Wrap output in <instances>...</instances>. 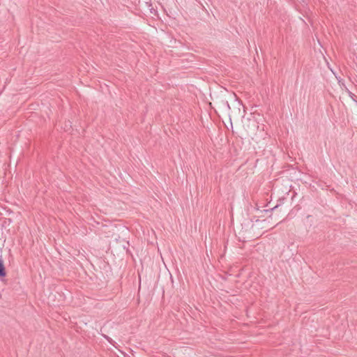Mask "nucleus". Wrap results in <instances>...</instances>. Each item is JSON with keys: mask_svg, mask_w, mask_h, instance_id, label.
Listing matches in <instances>:
<instances>
[{"mask_svg": "<svg viewBox=\"0 0 357 357\" xmlns=\"http://www.w3.org/2000/svg\"><path fill=\"white\" fill-rule=\"evenodd\" d=\"M6 275V268L3 262L0 259V278H3Z\"/></svg>", "mask_w": 357, "mask_h": 357, "instance_id": "1", "label": "nucleus"}, {"mask_svg": "<svg viewBox=\"0 0 357 357\" xmlns=\"http://www.w3.org/2000/svg\"><path fill=\"white\" fill-rule=\"evenodd\" d=\"M349 96L352 98L353 100L357 102L356 99H357V96L354 94L353 93H351V91L349 92Z\"/></svg>", "mask_w": 357, "mask_h": 357, "instance_id": "2", "label": "nucleus"}]
</instances>
